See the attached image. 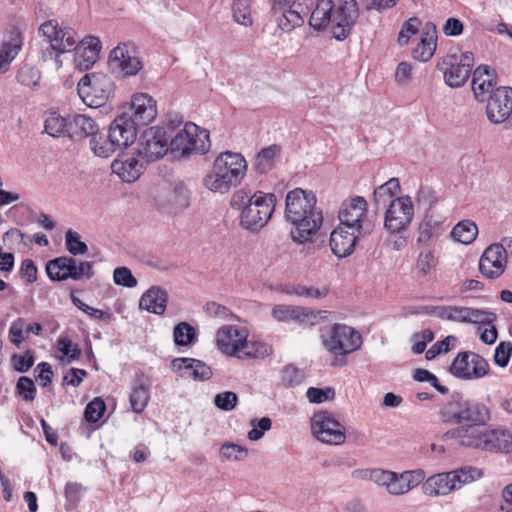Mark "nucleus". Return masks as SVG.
<instances>
[{
    "instance_id": "37998d69",
    "label": "nucleus",
    "mask_w": 512,
    "mask_h": 512,
    "mask_svg": "<svg viewBox=\"0 0 512 512\" xmlns=\"http://www.w3.org/2000/svg\"><path fill=\"white\" fill-rule=\"evenodd\" d=\"M90 149L97 157L108 158L118 150L116 142L111 141V136H103L98 130L97 134L89 140Z\"/></svg>"
},
{
    "instance_id": "dca6fc26",
    "label": "nucleus",
    "mask_w": 512,
    "mask_h": 512,
    "mask_svg": "<svg viewBox=\"0 0 512 512\" xmlns=\"http://www.w3.org/2000/svg\"><path fill=\"white\" fill-rule=\"evenodd\" d=\"M489 371L488 362L473 352H461L450 366V372L457 378L464 380L480 379Z\"/></svg>"
},
{
    "instance_id": "69168bd1",
    "label": "nucleus",
    "mask_w": 512,
    "mask_h": 512,
    "mask_svg": "<svg viewBox=\"0 0 512 512\" xmlns=\"http://www.w3.org/2000/svg\"><path fill=\"white\" fill-rule=\"evenodd\" d=\"M57 348L67 358L68 362L79 359L81 355V350L78 346L66 337H61L57 340Z\"/></svg>"
},
{
    "instance_id": "774afa93",
    "label": "nucleus",
    "mask_w": 512,
    "mask_h": 512,
    "mask_svg": "<svg viewBox=\"0 0 512 512\" xmlns=\"http://www.w3.org/2000/svg\"><path fill=\"white\" fill-rule=\"evenodd\" d=\"M512 354V342L502 341L498 344L494 353V362L500 367H506Z\"/></svg>"
},
{
    "instance_id": "a19ab883",
    "label": "nucleus",
    "mask_w": 512,
    "mask_h": 512,
    "mask_svg": "<svg viewBox=\"0 0 512 512\" xmlns=\"http://www.w3.org/2000/svg\"><path fill=\"white\" fill-rule=\"evenodd\" d=\"M441 225L442 220L440 218L427 212L419 225L418 242L427 243L434 237H438L441 233Z\"/></svg>"
},
{
    "instance_id": "72a5a7b5",
    "label": "nucleus",
    "mask_w": 512,
    "mask_h": 512,
    "mask_svg": "<svg viewBox=\"0 0 512 512\" xmlns=\"http://www.w3.org/2000/svg\"><path fill=\"white\" fill-rule=\"evenodd\" d=\"M23 45V36L19 28L13 27L9 31L7 40L0 44V69H6L18 55Z\"/></svg>"
},
{
    "instance_id": "2eb2a0df",
    "label": "nucleus",
    "mask_w": 512,
    "mask_h": 512,
    "mask_svg": "<svg viewBox=\"0 0 512 512\" xmlns=\"http://www.w3.org/2000/svg\"><path fill=\"white\" fill-rule=\"evenodd\" d=\"M108 65L113 73L134 76L142 69V62L130 43H119L109 54Z\"/></svg>"
},
{
    "instance_id": "338daca9",
    "label": "nucleus",
    "mask_w": 512,
    "mask_h": 512,
    "mask_svg": "<svg viewBox=\"0 0 512 512\" xmlns=\"http://www.w3.org/2000/svg\"><path fill=\"white\" fill-rule=\"evenodd\" d=\"M16 390L23 400L27 402L33 401L36 396V387L34 382L26 376H22L18 379Z\"/></svg>"
},
{
    "instance_id": "393cba45",
    "label": "nucleus",
    "mask_w": 512,
    "mask_h": 512,
    "mask_svg": "<svg viewBox=\"0 0 512 512\" xmlns=\"http://www.w3.org/2000/svg\"><path fill=\"white\" fill-rule=\"evenodd\" d=\"M98 130L99 125L92 117L85 114L68 115V130H66V133L70 139L74 141L85 138L92 139Z\"/></svg>"
},
{
    "instance_id": "3c124183",
    "label": "nucleus",
    "mask_w": 512,
    "mask_h": 512,
    "mask_svg": "<svg viewBox=\"0 0 512 512\" xmlns=\"http://www.w3.org/2000/svg\"><path fill=\"white\" fill-rule=\"evenodd\" d=\"M302 314V308L290 305H276L272 309V316L278 321H299Z\"/></svg>"
},
{
    "instance_id": "a18cd8bd",
    "label": "nucleus",
    "mask_w": 512,
    "mask_h": 512,
    "mask_svg": "<svg viewBox=\"0 0 512 512\" xmlns=\"http://www.w3.org/2000/svg\"><path fill=\"white\" fill-rule=\"evenodd\" d=\"M477 234V225L471 220H462L458 222L451 231L452 238L462 244L472 243Z\"/></svg>"
},
{
    "instance_id": "412c9836",
    "label": "nucleus",
    "mask_w": 512,
    "mask_h": 512,
    "mask_svg": "<svg viewBox=\"0 0 512 512\" xmlns=\"http://www.w3.org/2000/svg\"><path fill=\"white\" fill-rule=\"evenodd\" d=\"M506 263L507 251L503 244H491L479 260V270L483 276L494 279L504 272Z\"/></svg>"
},
{
    "instance_id": "9b49d317",
    "label": "nucleus",
    "mask_w": 512,
    "mask_h": 512,
    "mask_svg": "<svg viewBox=\"0 0 512 512\" xmlns=\"http://www.w3.org/2000/svg\"><path fill=\"white\" fill-rule=\"evenodd\" d=\"M325 348L335 355H346L362 345L361 334L345 324H334L322 335Z\"/></svg>"
},
{
    "instance_id": "5701e85b",
    "label": "nucleus",
    "mask_w": 512,
    "mask_h": 512,
    "mask_svg": "<svg viewBox=\"0 0 512 512\" xmlns=\"http://www.w3.org/2000/svg\"><path fill=\"white\" fill-rule=\"evenodd\" d=\"M152 379L143 371L135 373L132 384L129 402L133 412L140 414L148 405Z\"/></svg>"
},
{
    "instance_id": "7c9ffc66",
    "label": "nucleus",
    "mask_w": 512,
    "mask_h": 512,
    "mask_svg": "<svg viewBox=\"0 0 512 512\" xmlns=\"http://www.w3.org/2000/svg\"><path fill=\"white\" fill-rule=\"evenodd\" d=\"M307 13L308 8L304 5L292 4L290 8L280 11L279 14H273L272 17L280 30L290 32L304 24Z\"/></svg>"
},
{
    "instance_id": "864d4df0",
    "label": "nucleus",
    "mask_w": 512,
    "mask_h": 512,
    "mask_svg": "<svg viewBox=\"0 0 512 512\" xmlns=\"http://www.w3.org/2000/svg\"><path fill=\"white\" fill-rule=\"evenodd\" d=\"M329 290L327 287L316 288V287H306L303 285H295L286 290L288 294H294L300 297L305 298H323L327 296Z\"/></svg>"
},
{
    "instance_id": "6e6d98bb",
    "label": "nucleus",
    "mask_w": 512,
    "mask_h": 512,
    "mask_svg": "<svg viewBox=\"0 0 512 512\" xmlns=\"http://www.w3.org/2000/svg\"><path fill=\"white\" fill-rule=\"evenodd\" d=\"M16 78L20 84L28 87H34L38 85L40 73L35 67L24 65L19 69Z\"/></svg>"
},
{
    "instance_id": "6ab92c4d",
    "label": "nucleus",
    "mask_w": 512,
    "mask_h": 512,
    "mask_svg": "<svg viewBox=\"0 0 512 512\" xmlns=\"http://www.w3.org/2000/svg\"><path fill=\"white\" fill-rule=\"evenodd\" d=\"M137 124L128 112L119 114L110 124L108 134L119 149L132 145L137 138Z\"/></svg>"
},
{
    "instance_id": "7ed1b4c3",
    "label": "nucleus",
    "mask_w": 512,
    "mask_h": 512,
    "mask_svg": "<svg viewBox=\"0 0 512 512\" xmlns=\"http://www.w3.org/2000/svg\"><path fill=\"white\" fill-rule=\"evenodd\" d=\"M358 15L356 0H342L336 10L332 0H318L311 12L309 25L321 30L331 24L333 36L337 40H344L350 34Z\"/></svg>"
},
{
    "instance_id": "0eeeda50",
    "label": "nucleus",
    "mask_w": 512,
    "mask_h": 512,
    "mask_svg": "<svg viewBox=\"0 0 512 512\" xmlns=\"http://www.w3.org/2000/svg\"><path fill=\"white\" fill-rule=\"evenodd\" d=\"M170 150L181 155L205 154L210 149L209 133L192 122H188L173 136L171 134Z\"/></svg>"
},
{
    "instance_id": "aec40b11",
    "label": "nucleus",
    "mask_w": 512,
    "mask_h": 512,
    "mask_svg": "<svg viewBox=\"0 0 512 512\" xmlns=\"http://www.w3.org/2000/svg\"><path fill=\"white\" fill-rule=\"evenodd\" d=\"M485 424H465L448 430L443 440H454L461 446L483 449L486 429Z\"/></svg>"
},
{
    "instance_id": "cd10ccee",
    "label": "nucleus",
    "mask_w": 512,
    "mask_h": 512,
    "mask_svg": "<svg viewBox=\"0 0 512 512\" xmlns=\"http://www.w3.org/2000/svg\"><path fill=\"white\" fill-rule=\"evenodd\" d=\"M130 111L137 125H147L157 115L156 101L148 94H136L132 97Z\"/></svg>"
},
{
    "instance_id": "2f4dec72",
    "label": "nucleus",
    "mask_w": 512,
    "mask_h": 512,
    "mask_svg": "<svg viewBox=\"0 0 512 512\" xmlns=\"http://www.w3.org/2000/svg\"><path fill=\"white\" fill-rule=\"evenodd\" d=\"M437 46V30L433 23H426L422 30L421 40L413 49V58L426 62L432 58Z\"/></svg>"
},
{
    "instance_id": "20e7f679",
    "label": "nucleus",
    "mask_w": 512,
    "mask_h": 512,
    "mask_svg": "<svg viewBox=\"0 0 512 512\" xmlns=\"http://www.w3.org/2000/svg\"><path fill=\"white\" fill-rule=\"evenodd\" d=\"M246 170V160L240 153L226 151L215 159L212 171L204 178V185L213 192L226 193L241 181Z\"/></svg>"
},
{
    "instance_id": "13d9d810",
    "label": "nucleus",
    "mask_w": 512,
    "mask_h": 512,
    "mask_svg": "<svg viewBox=\"0 0 512 512\" xmlns=\"http://www.w3.org/2000/svg\"><path fill=\"white\" fill-rule=\"evenodd\" d=\"M247 454L246 448L234 443H225L220 449V456L225 460L240 461L245 459Z\"/></svg>"
},
{
    "instance_id": "e433bc0d",
    "label": "nucleus",
    "mask_w": 512,
    "mask_h": 512,
    "mask_svg": "<svg viewBox=\"0 0 512 512\" xmlns=\"http://www.w3.org/2000/svg\"><path fill=\"white\" fill-rule=\"evenodd\" d=\"M462 407L461 424H486L490 419L489 409L484 404L465 399Z\"/></svg>"
},
{
    "instance_id": "e2e57ef3",
    "label": "nucleus",
    "mask_w": 512,
    "mask_h": 512,
    "mask_svg": "<svg viewBox=\"0 0 512 512\" xmlns=\"http://www.w3.org/2000/svg\"><path fill=\"white\" fill-rule=\"evenodd\" d=\"M238 403V396L232 391H224L214 396V405L223 411L233 410Z\"/></svg>"
},
{
    "instance_id": "c85d7f7f",
    "label": "nucleus",
    "mask_w": 512,
    "mask_h": 512,
    "mask_svg": "<svg viewBox=\"0 0 512 512\" xmlns=\"http://www.w3.org/2000/svg\"><path fill=\"white\" fill-rule=\"evenodd\" d=\"M174 371L184 372L195 381H206L213 376L210 366L201 360L193 358H175L171 362Z\"/></svg>"
},
{
    "instance_id": "f3484780",
    "label": "nucleus",
    "mask_w": 512,
    "mask_h": 512,
    "mask_svg": "<svg viewBox=\"0 0 512 512\" xmlns=\"http://www.w3.org/2000/svg\"><path fill=\"white\" fill-rule=\"evenodd\" d=\"M414 216V207L409 196L395 198L388 206L385 214V228L396 234L405 230Z\"/></svg>"
},
{
    "instance_id": "4468645a",
    "label": "nucleus",
    "mask_w": 512,
    "mask_h": 512,
    "mask_svg": "<svg viewBox=\"0 0 512 512\" xmlns=\"http://www.w3.org/2000/svg\"><path fill=\"white\" fill-rule=\"evenodd\" d=\"M311 431L320 442L341 445L346 440L345 427L329 411L315 412L311 418Z\"/></svg>"
},
{
    "instance_id": "a878e982",
    "label": "nucleus",
    "mask_w": 512,
    "mask_h": 512,
    "mask_svg": "<svg viewBox=\"0 0 512 512\" xmlns=\"http://www.w3.org/2000/svg\"><path fill=\"white\" fill-rule=\"evenodd\" d=\"M101 42L95 36H87L76 42L75 62L81 70L89 69L99 58Z\"/></svg>"
},
{
    "instance_id": "f8f14e48",
    "label": "nucleus",
    "mask_w": 512,
    "mask_h": 512,
    "mask_svg": "<svg viewBox=\"0 0 512 512\" xmlns=\"http://www.w3.org/2000/svg\"><path fill=\"white\" fill-rule=\"evenodd\" d=\"M46 272L52 281H64L73 279L79 281L83 278L90 279L93 276L92 263L78 262L73 257L62 256L49 260L46 264Z\"/></svg>"
},
{
    "instance_id": "79ce46f5",
    "label": "nucleus",
    "mask_w": 512,
    "mask_h": 512,
    "mask_svg": "<svg viewBox=\"0 0 512 512\" xmlns=\"http://www.w3.org/2000/svg\"><path fill=\"white\" fill-rule=\"evenodd\" d=\"M399 191L400 183L397 178H391L384 184L378 186L374 190V201L376 206L379 208L380 206L385 207L388 203L390 204Z\"/></svg>"
},
{
    "instance_id": "f257e3e1",
    "label": "nucleus",
    "mask_w": 512,
    "mask_h": 512,
    "mask_svg": "<svg viewBox=\"0 0 512 512\" xmlns=\"http://www.w3.org/2000/svg\"><path fill=\"white\" fill-rule=\"evenodd\" d=\"M285 217L292 225V240L299 244L309 241L323 222L322 211L316 207L315 194L301 188L287 193Z\"/></svg>"
},
{
    "instance_id": "49530a36",
    "label": "nucleus",
    "mask_w": 512,
    "mask_h": 512,
    "mask_svg": "<svg viewBox=\"0 0 512 512\" xmlns=\"http://www.w3.org/2000/svg\"><path fill=\"white\" fill-rule=\"evenodd\" d=\"M44 128L46 133L52 137L67 136L68 116L63 117L57 112H50L45 119Z\"/></svg>"
},
{
    "instance_id": "4c0bfd02",
    "label": "nucleus",
    "mask_w": 512,
    "mask_h": 512,
    "mask_svg": "<svg viewBox=\"0 0 512 512\" xmlns=\"http://www.w3.org/2000/svg\"><path fill=\"white\" fill-rule=\"evenodd\" d=\"M190 205L189 190L182 182L174 184L167 196V210L170 213H179Z\"/></svg>"
},
{
    "instance_id": "1a4fd4ad",
    "label": "nucleus",
    "mask_w": 512,
    "mask_h": 512,
    "mask_svg": "<svg viewBox=\"0 0 512 512\" xmlns=\"http://www.w3.org/2000/svg\"><path fill=\"white\" fill-rule=\"evenodd\" d=\"M474 55L466 51L460 54L449 52L440 63L438 70L443 72L445 83L451 88L462 87L471 75Z\"/></svg>"
},
{
    "instance_id": "de8ad7c7",
    "label": "nucleus",
    "mask_w": 512,
    "mask_h": 512,
    "mask_svg": "<svg viewBox=\"0 0 512 512\" xmlns=\"http://www.w3.org/2000/svg\"><path fill=\"white\" fill-rule=\"evenodd\" d=\"M173 338L177 346H190L197 341V331L191 324L183 321L174 327Z\"/></svg>"
},
{
    "instance_id": "bb28decb",
    "label": "nucleus",
    "mask_w": 512,
    "mask_h": 512,
    "mask_svg": "<svg viewBox=\"0 0 512 512\" xmlns=\"http://www.w3.org/2000/svg\"><path fill=\"white\" fill-rule=\"evenodd\" d=\"M424 479L425 473L423 470H411L402 473L393 472L387 492L395 496L403 495L417 487Z\"/></svg>"
},
{
    "instance_id": "f03ea898",
    "label": "nucleus",
    "mask_w": 512,
    "mask_h": 512,
    "mask_svg": "<svg viewBox=\"0 0 512 512\" xmlns=\"http://www.w3.org/2000/svg\"><path fill=\"white\" fill-rule=\"evenodd\" d=\"M230 205L232 209L240 212L239 225L251 233H257L271 219L275 210L276 196L262 191L250 194L241 189L232 195Z\"/></svg>"
},
{
    "instance_id": "603ef678",
    "label": "nucleus",
    "mask_w": 512,
    "mask_h": 512,
    "mask_svg": "<svg viewBox=\"0 0 512 512\" xmlns=\"http://www.w3.org/2000/svg\"><path fill=\"white\" fill-rule=\"evenodd\" d=\"M436 266L434 253L431 250H422L416 261V271L419 276L428 275Z\"/></svg>"
},
{
    "instance_id": "f704fd0d",
    "label": "nucleus",
    "mask_w": 512,
    "mask_h": 512,
    "mask_svg": "<svg viewBox=\"0 0 512 512\" xmlns=\"http://www.w3.org/2000/svg\"><path fill=\"white\" fill-rule=\"evenodd\" d=\"M482 450L512 453V433L501 429H486Z\"/></svg>"
},
{
    "instance_id": "bf43d9fd",
    "label": "nucleus",
    "mask_w": 512,
    "mask_h": 512,
    "mask_svg": "<svg viewBox=\"0 0 512 512\" xmlns=\"http://www.w3.org/2000/svg\"><path fill=\"white\" fill-rule=\"evenodd\" d=\"M105 410V402L101 398H95L87 404L84 417L86 421L95 423L103 416Z\"/></svg>"
},
{
    "instance_id": "0e129e2a",
    "label": "nucleus",
    "mask_w": 512,
    "mask_h": 512,
    "mask_svg": "<svg viewBox=\"0 0 512 512\" xmlns=\"http://www.w3.org/2000/svg\"><path fill=\"white\" fill-rule=\"evenodd\" d=\"M421 21L417 17H412L405 21L399 32L398 42L400 45H406L412 35H415L419 31Z\"/></svg>"
},
{
    "instance_id": "4be33fe9",
    "label": "nucleus",
    "mask_w": 512,
    "mask_h": 512,
    "mask_svg": "<svg viewBox=\"0 0 512 512\" xmlns=\"http://www.w3.org/2000/svg\"><path fill=\"white\" fill-rule=\"evenodd\" d=\"M247 337L248 333L245 329L224 325L216 333V344L222 353L236 357Z\"/></svg>"
},
{
    "instance_id": "c756f323",
    "label": "nucleus",
    "mask_w": 512,
    "mask_h": 512,
    "mask_svg": "<svg viewBox=\"0 0 512 512\" xmlns=\"http://www.w3.org/2000/svg\"><path fill=\"white\" fill-rule=\"evenodd\" d=\"M112 171L125 182H134L143 172L144 164L135 156L122 155L111 164Z\"/></svg>"
},
{
    "instance_id": "423d86ee",
    "label": "nucleus",
    "mask_w": 512,
    "mask_h": 512,
    "mask_svg": "<svg viewBox=\"0 0 512 512\" xmlns=\"http://www.w3.org/2000/svg\"><path fill=\"white\" fill-rule=\"evenodd\" d=\"M182 120L168 121L163 126H152L142 132L137 144V156L146 162L162 158L170 150V138L174 132V124Z\"/></svg>"
},
{
    "instance_id": "c9c22d12",
    "label": "nucleus",
    "mask_w": 512,
    "mask_h": 512,
    "mask_svg": "<svg viewBox=\"0 0 512 512\" xmlns=\"http://www.w3.org/2000/svg\"><path fill=\"white\" fill-rule=\"evenodd\" d=\"M467 310L468 307L465 306H423L417 310V313L432 314L442 320L466 323Z\"/></svg>"
},
{
    "instance_id": "39448f33",
    "label": "nucleus",
    "mask_w": 512,
    "mask_h": 512,
    "mask_svg": "<svg viewBox=\"0 0 512 512\" xmlns=\"http://www.w3.org/2000/svg\"><path fill=\"white\" fill-rule=\"evenodd\" d=\"M482 470L473 466H463L459 469L438 473L430 476L423 482L422 490L426 496H446L464 485L480 479Z\"/></svg>"
},
{
    "instance_id": "6e6552de",
    "label": "nucleus",
    "mask_w": 512,
    "mask_h": 512,
    "mask_svg": "<svg viewBox=\"0 0 512 512\" xmlns=\"http://www.w3.org/2000/svg\"><path fill=\"white\" fill-rule=\"evenodd\" d=\"M114 83L103 73L85 74L77 85V91L83 102L89 107H101L113 93Z\"/></svg>"
},
{
    "instance_id": "680f3d73",
    "label": "nucleus",
    "mask_w": 512,
    "mask_h": 512,
    "mask_svg": "<svg viewBox=\"0 0 512 512\" xmlns=\"http://www.w3.org/2000/svg\"><path fill=\"white\" fill-rule=\"evenodd\" d=\"M113 280L116 285L127 288H134L138 283L131 270L125 266L117 267L114 270Z\"/></svg>"
},
{
    "instance_id": "8fccbe9b",
    "label": "nucleus",
    "mask_w": 512,
    "mask_h": 512,
    "mask_svg": "<svg viewBox=\"0 0 512 512\" xmlns=\"http://www.w3.org/2000/svg\"><path fill=\"white\" fill-rule=\"evenodd\" d=\"M496 320L497 315L494 312L468 307L466 323L492 325Z\"/></svg>"
},
{
    "instance_id": "473e14b6",
    "label": "nucleus",
    "mask_w": 512,
    "mask_h": 512,
    "mask_svg": "<svg viewBox=\"0 0 512 512\" xmlns=\"http://www.w3.org/2000/svg\"><path fill=\"white\" fill-rule=\"evenodd\" d=\"M167 301V291L159 286H152L141 296L139 308L153 314L163 315Z\"/></svg>"
},
{
    "instance_id": "c03bdc74",
    "label": "nucleus",
    "mask_w": 512,
    "mask_h": 512,
    "mask_svg": "<svg viewBox=\"0 0 512 512\" xmlns=\"http://www.w3.org/2000/svg\"><path fill=\"white\" fill-rule=\"evenodd\" d=\"M272 347L259 341H248L247 338L241 346L240 353L236 356L239 359L265 358L271 355Z\"/></svg>"
},
{
    "instance_id": "09e8293b",
    "label": "nucleus",
    "mask_w": 512,
    "mask_h": 512,
    "mask_svg": "<svg viewBox=\"0 0 512 512\" xmlns=\"http://www.w3.org/2000/svg\"><path fill=\"white\" fill-rule=\"evenodd\" d=\"M487 65L478 66L472 74V90L475 98L478 101H483V83L486 82V78L492 74Z\"/></svg>"
},
{
    "instance_id": "ea45409f",
    "label": "nucleus",
    "mask_w": 512,
    "mask_h": 512,
    "mask_svg": "<svg viewBox=\"0 0 512 512\" xmlns=\"http://www.w3.org/2000/svg\"><path fill=\"white\" fill-rule=\"evenodd\" d=\"M280 152L281 147L276 144L263 148L255 158V170L261 174L270 171L275 166L277 158L280 155Z\"/></svg>"
},
{
    "instance_id": "ddd939ff",
    "label": "nucleus",
    "mask_w": 512,
    "mask_h": 512,
    "mask_svg": "<svg viewBox=\"0 0 512 512\" xmlns=\"http://www.w3.org/2000/svg\"><path fill=\"white\" fill-rule=\"evenodd\" d=\"M367 201L362 196L345 200L339 210L338 218L341 226L358 231V234H370L373 223L367 218Z\"/></svg>"
},
{
    "instance_id": "9d476101",
    "label": "nucleus",
    "mask_w": 512,
    "mask_h": 512,
    "mask_svg": "<svg viewBox=\"0 0 512 512\" xmlns=\"http://www.w3.org/2000/svg\"><path fill=\"white\" fill-rule=\"evenodd\" d=\"M39 34L50 44V48L43 53V59L53 58V52L68 53L76 48V33L69 27H62L55 19L43 22L39 26Z\"/></svg>"
},
{
    "instance_id": "5fc2aeb1",
    "label": "nucleus",
    "mask_w": 512,
    "mask_h": 512,
    "mask_svg": "<svg viewBox=\"0 0 512 512\" xmlns=\"http://www.w3.org/2000/svg\"><path fill=\"white\" fill-rule=\"evenodd\" d=\"M65 244L66 249L74 256L84 254L88 249L87 245L81 241L80 235L73 230H68L66 232Z\"/></svg>"
},
{
    "instance_id": "b1692460",
    "label": "nucleus",
    "mask_w": 512,
    "mask_h": 512,
    "mask_svg": "<svg viewBox=\"0 0 512 512\" xmlns=\"http://www.w3.org/2000/svg\"><path fill=\"white\" fill-rule=\"evenodd\" d=\"M366 234L339 225L330 235V247L335 256L344 258L353 253L357 239Z\"/></svg>"
},
{
    "instance_id": "052dcab7",
    "label": "nucleus",
    "mask_w": 512,
    "mask_h": 512,
    "mask_svg": "<svg viewBox=\"0 0 512 512\" xmlns=\"http://www.w3.org/2000/svg\"><path fill=\"white\" fill-rule=\"evenodd\" d=\"M304 375L296 366L286 365L281 372L282 383L287 387H295L302 383Z\"/></svg>"
},
{
    "instance_id": "4d7b16f0",
    "label": "nucleus",
    "mask_w": 512,
    "mask_h": 512,
    "mask_svg": "<svg viewBox=\"0 0 512 512\" xmlns=\"http://www.w3.org/2000/svg\"><path fill=\"white\" fill-rule=\"evenodd\" d=\"M233 17L241 25L252 23L250 8L246 0H235L232 4Z\"/></svg>"
},
{
    "instance_id": "a211bd4d",
    "label": "nucleus",
    "mask_w": 512,
    "mask_h": 512,
    "mask_svg": "<svg viewBox=\"0 0 512 512\" xmlns=\"http://www.w3.org/2000/svg\"><path fill=\"white\" fill-rule=\"evenodd\" d=\"M486 113L490 122L500 124L507 121L512 126V88H496L488 99Z\"/></svg>"
},
{
    "instance_id": "58836bf2",
    "label": "nucleus",
    "mask_w": 512,
    "mask_h": 512,
    "mask_svg": "<svg viewBox=\"0 0 512 512\" xmlns=\"http://www.w3.org/2000/svg\"><path fill=\"white\" fill-rule=\"evenodd\" d=\"M463 403H465V399L462 395H452L450 399L440 408L439 415L442 422L448 424H461Z\"/></svg>"
}]
</instances>
